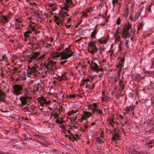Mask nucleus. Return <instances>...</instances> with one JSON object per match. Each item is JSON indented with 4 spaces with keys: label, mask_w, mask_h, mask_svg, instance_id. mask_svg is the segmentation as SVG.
Listing matches in <instances>:
<instances>
[{
    "label": "nucleus",
    "mask_w": 154,
    "mask_h": 154,
    "mask_svg": "<svg viewBox=\"0 0 154 154\" xmlns=\"http://www.w3.org/2000/svg\"><path fill=\"white\" fill-rule=\"evenodd\" d=\"M45 54H44L42 55L39 57L38 56L39 55L38 52H35L32 54L31 57L28 60V63L30 64L32 62L34 63V64H37L39 63L44 59V57Z\"/></svg>",
    "instance_id": "f257e3e1"
},
{
    "label": "nucleus",
    "mask_w": 154,
    "mask_h": 154,
    "mask_svg": "<svg viewBox=\"0 0 154 154\" xmlns=\"http://www.w3.org/2000/svg\"><path fill=\"white\" fill-rule=\"evenodd\" d=\"M55 62L51 60H47L44 63L43 66L49 70V73L51 75H53L56 71L57 69L55 67Z\"/></svg>",
    "instance_id": "f03ea898"
},
{
    "label": "nucleus",
    "mask_w": 154,
    "mask_h": 154,
    "mask_svg": "<svg viewBox=\"0 0 154 154\" xmlns=\"http://www.w3.org/2000/svg\"><path fill=\"white\" fill-rule=\"evenodd\" d=\"M69 15L66 12L63 11L59 14L58 16H54V21L59 26H61L63 24V21L66 17H68Z\"/></svg>",
    "instance_id": "7ed1b4c3"
},
{
    "label": "nucleus",
    "mask_w": 154,
    "mask_h": 154,
    "mask_svg": "<svg viewBox=\"0 0 154 154\" xmlns=\"http://www.w3.org/2000/svg\"><path fill=\"white\" fill-rule=\"evenodd\" d=\"M71 45H69L68 48H65V50L60 53L61 59H66L71 57L73 54V52L70 50Z\"/></svg>",
    "instance_id": "20e7f679"
},
{
    "label": "nucleus",
    "mask_w": 154,
    "mask_h": 154,
    "mask_svg": "<svg viewBox=\"0 0 154 154\" xmlns=\"http://www.w3.org/2000/svg\"><path fill=\"white\" fill-rule=\"evenodd\" d=\"M11 23H10V27L13 25H15L16 29H18L22 27H24V26L22 23L21 19L19 18H14L11 20Z\"/></svg>",
    "instance_id": "39448f33"
},
{
    "label": "nucleus",
    "mask_w": 154,
    "mask_h": 154,
    "mask_svg": "<svg viewBox=\"0 0 154 154\" xmlns=\"http://www.w3.org/2000/svg\"><path fill=\"white\" fill-rule=\"evenodd\" d=\"M97 41H94V42L91 41L89 42L88 45V50L89 52L92 55H94L97 51V48L95 45V43Z\"/></svg>",
    "instance_id": "423d86ee"
},
{
    "label": "nucleus",
    "mask_w": 154,
    "mask_h": 154,
    "mask_svg": "<svg viewBox=\"0 0 154 154\" xmlns=\"http://www.w3.org/2000/svg\"><path fill=\"white\" fill-rule=\"evenodd\" d=\"M56 74V76L55 77L56 79L59 81H66L67 78L66 77V72L64 71H62L61 72H58Z\"/></svg>",
    "instance_id": "0eeeda50"
},
{
    "label": "nucleus",
    "mask_w": 154,
    "mask_h": 154,
    "mask_svg": "<svg viewBox=\"0 0 154 154\" xmlns=\"http://www.w3.org/2000/svg\"><path fill=\"white\" fill-rule=\"evenodd\" d=\"M22 88V86L20 85H14L12 92L16 95H19L21 94L20 91Z\"/></svg>",
    "instance_id": "6e6552de"
},
{
    "label": "nucleus",
    "mask_w": 154,
    "mask_h": 154,
    "mask_svg": "<svg viewBox=\"0 0 154 154\" xmlns=\"http://www.w3.org/2000/svg\"><path fill=\"white\" fill-rule=\"evenodd\" d=\"M37 100L41 106H43L45 105H48L51 102V100L47 101L46 99L43 96L39 97Z\"/></svg>",
    "instance_id": "1a4fd4ad"
},
{
    "label": "nucleus",
    "mask_w": 154,
    "mask_h": 154,
    "mask_svg": "<svg viewBox=\"0 0 154 154\" xmlns=\"http://www.w3.org/2000/svg\"><path fill=\"white\" fill-rule=\"evenodd\" d=\"M37 68V64H34V65L32 67L28 66L26 71L27 76L29 77L30 75L34 74L36 71V69Z\"/></svg>",
    "instance_id": "9d476101"
},
{
    "label": "nucleus",
    "mask_w": 154,
    "mask_h": 154,
    "mask_svg": "<svg viewBox=\"0 0 154 154\" xmlns=\"http://www.w3.org/2000/svg\"><path fill=\"white\" fill-rule=\"evenodd\" d=\"M131 27V26L130 24H128L126 27V29H125V30L122 32V38H129L130 36V33L128 32V30L130 29Z\"/></svg>",
    "instance_id": "9b49d317"
},
{
    "label": "nucleus",
    "mask_w": 154,
    "mask_h": 154,
    "mask_svg": "<svg viewBox=\"0 0 154 154\" xmlns=\"http://www.w3.org/2000/svg\"><path fill=\"white\" fill-rule=\"evenodd\" d=\"M91 68L97 72H98L99 71L102 72L103 71V69L100 68L99 66L96 63H93Z\"/></svg>",
    "instance_id": "f8f14e48"
},
{
    "label": "nucleus",
    "mask_w": 154,
    "mask_h": 154,
    "mask_svg": "<svg viewBox=\"0 0 154 154\" xmlns=\"http://www.w3.org/2000/svg\"><path fill=\"white\" fill-rule=\"evenodd\" d=\"M65 2V5L63 7L62 9L67 10L68 8L72 4V0H66Z\"/></svg>",
    "instance_id": "ddd939ff"
},
{
    "label": "nucleus",
    "mask_w": 154,
    "mask_h": 154,
    "mask_svg": "<svg viewBox=\"0 0 154 154\" xmlns=\"http://www.w3.org/2000/svg\"><path fill=\"white\" fill-rule=\"evenodd\" d=\"M120 32L119 30L116 29V33L114 35V38L115 39V43H117L119 41L120 39Z\"/></svg>",
    "instance_id": "4468645a"
},
{
    "label": "nucleus",
    "mask_w": 154,
    "mask_h": 154,
    "mask_svg": "<svg viewBox=\"0 0 154 154\" xmlns=\"http://www.w3.org/2000/svg\"><path fill=\"white\" fill-rule=\"evenodd\" d=\"M48 70H45L44 69H40L39 73L40 74V76L42 78H45L47 75Z\"/></svg>",
    "instance_id": "2eb2a0df"
},
{
    "label": "nucleus",
    "mask_w": 154,
    "mask_h": 154,
    "mask_svg": "<svg viewBox=\"0 0 154 154\" xmlns=\"http://www.w3.org/2000/svg\"><path fill=\"white\" fill-rule=\"evenodd\" d=\"M32 33L31 31L29 29L28 30H27L24 33V38L25 42L29 39V34Z\"/></svg>",
    "instance_id": "dca6fc26"
},
{
    "label": "nucleus",
    "mask_w": 154,
    "mask_h": 154,
    "mask_svg": "<svg viewBox=\"0 0 154 154\" xmlns=\"http://www.w3.org/2000/svg\"><path fill=\"white\" fill-rule=\"evenodd\" d=\"M120 137V136L119 135L117 132H115L112 136V140L114 141H116V140H120V139L119 138Z\"/></svg>",
    "instance_id": "f3484780"
},
{
    "label": "nucleus",
    "mask_w": 154,
    "mask_h": 154,
    "mask_svg": "<svg viewBox=\"0 0 154 154\" xmlns=\"http://www.w3.org/2000/svg\"><path fill=\"white\" fill-rule=\"evenodd\" d=\"M27 98L24 97H20V100L21 101V105L22 107L26 104Z\"/></svg>",
    "instance_id": "a211bd4d"
},
{
    "label": "nucleus",
    "mask_w": 154,
    "mask_h": 154,
    "mask_svg": "<svg viewBox=\"0 0 154 154\" xmlns=\"http://www.w3.org/2000/svg\"><path fill=\"white\" fill-rule=\"evenodd\" d=\"M97 26L95 27L93 31L91 33L90 37L92 38V39L96 38L95 35H97L98 31L97 29L96 28Z\"/></svg>",
    "instance_id": "6ab92c4d"
},
{
    "label": "nucleus",
    "mask_w": 154,
    "mask_h": 154,
    "mask_svg": "<svg viewBox=\"0 0 154 154\" xmlns=\"http://www.w3.org/2000/svg\"><path fill=\"white\" fill-rule=\"evenodd\" d=\"M49 6L51 7V10L52 11H55L57 9V6L54 3H50L49 5Z\"/></svg>",
    "instance_id": "aec40b11"
},
{
    "label": "nucleus",
    "mask_w": 154,
    "mask_h": 154,
    "mask_svg": "<svg viewBox=\"0 0 154 154\" xmlns=\"http://www.w3.org/2000/svg\"><path fill=\"white\" fill-rule=\"evenodd\" d=\"M143 79V77L141 76L139 74H136L135 76V79L137 82L140 81Z\"/></svg>",
    "instance_id": "412c9836"
},
{
    "label": "nucleus",
    "mask_w": 154,
    "mask_h": 154,
    "mask_svg": "<svg viewBox=\"0 0 154 154\" xmlns=\"http://www.w3.org/2000/svg\"><path fill=\"white\" fill-rule=\"evenodd\" d=\"M144 25V23L143 22H141L140 23H139L137 25V33H138L140 29H142Z\"/></svg>",
    "instance_id": "4be33fe9"
},
{
    "label": "nucleus",
    "mask_w": 154,
    "mask_h": 154,
    "mask_svg": "<svg viewBox=\"0 0 154 154\" xmlns=\"http://www.w3.org/2000/svg\"><path fill=\"white\" fill-rule=\"evenodd\" d=\"M83 114L84 115V117H85L86 119L91 116H92V114L88 112L83 111Z\"/></svg>",
    "instance_id": "5701e85b"
},
{
    "label": "nucleus",
    "mask_w": 154,
    "mask_h": 154,
    "mask_svg": "<svg viewBox=\"0 0 154 154\" xmlns=\"http://www.w3.org/2000/svg\"><path fill=\"white\" fill-rule=\"evenodd\" d=\"M8 17H7L5 16H2V18L0 20V22L3 23H4L5 22H7L8 20Z\"/></svg>",
    "instance_id": "b1692460"
},
{
    "label": "nucleus",
    "mask_w": 154,
    "mask_h": 154,
    "mask_svg": "<svg viewBox=\"0 0 154 154\" xmlns=\"http://www.w3.org/2000/svg\"><path fill=\"white\" fill-rule=\"evenodd\" d=\"M98 41L101 44L106 43L107 41V39L106 38H102L99 39Z\"/></svg>",
    "instance_id": "393cba45"
},
{
    "label": "nucleus",
    "mask_w": 154,
    "mask_h": 154,
    "mask_svg": "<svg viewBox=\"0 0 154 154\" xmlns=\"http://www.w3.org/2000/svg\"><path fill=\"white\" fill-rule=\"evenodd\" d=\"M50 40V43H47L46 45L45 46L46 48H49L51 46L53 45L54 43L52 39L51 38Z\"/></svg>",
    "instance_id": "a878e982"
},
{
    "label": "nucleus",
    "mask_w": 154,
    "mask_h": 154,
    "mask_svg": "<svg viewBox=\"0 0 154 154\" xmlns=\"http://www.w3.org/2000/svg\"><path fill=\"white\" fill-rule=\"evenodd\" d=\"M71 135L72 137V141L73 142H74L75 140H77L79 139V136L78 135H72V134H71Z\"/></svg>",
    "instance_id": "bb28decb"
},
{
    "label": "nucleus",
    "mask_w": 154,
    "mask_h": 154,
    "mask_svg": "<svg viewBox=\"0 0 154 154\" xmlns=\"http://www.w3.org/2000/svg\"><path fill=\"white\" fill-rule=\"evenodd\" d=\"M119 84L120 87L121 91H122L125 87V85L124 84L123 82L121 80L120 81Z\"/></svg>",
    "instance_id": "cd10ccee"
},
{
    "label": "nucleus",
    "mask_w": 154,
    "mask_h": 154,
    "mask_svg": "<svg viewBox=\"0 0 154 154\" xmlns=\"http://www.w3.org/2000/svg\"><path fill=\"white\" fill-rule=\"evenodd\" d=\"M135 30H131L130 34V36L131 38V40L133 41L134 39L133 37L134 35Z\"/></svg>",
    "instance_id": "c85d7f7f"
},
{
    "label": "nucleus",
    "mask_w": 154,
    "mask_h": 154,
    "mask_svg": "<svg viewBox=\"0 0 154 154\" xmlns=\"http://www.w3.org/2000/svg\"><path fill=\"white\" fill-rule=\"evenodd\" d=\"M29 27L31 28V31L32 32H36L37 30V29L31 24L29 25Z\"/></svg>",
    "instance_id": "c756f323"
},
{
    "label": "nucleus",
    "mask_w": 154,
    "mask_h": 154,
    "mask_svg": "<svg viewBox=\"0 0 154 154\" xmlns=\"http://www.w3.org/2000/svg\"><path fill=\"white\" fill-rule=\"evenodd\" d=\"M95 140L97 143H101V142H102V143H103L104 142L99 137H96Z\"/></svg>",
    "instance_id": "7c9ffc66"
},
{
    "label": "nucleus",
    "mask_w": 154,
    "mask_h": 154,
    "mask_svg": "<svg viewBox=\"0 0 154 154\" xmlns=\"http://www.w3.org/2000/svg\"><path fill=\"white\" fill-rule=\"evenodd\" d=\"M109 124L112 127H113L114 125L113 123H115L113 118H111L110 119H109Z\"/></svg>",
    "instance_id": "2f4dec72"
},
{
    "label": "nucleus",
    "mask_w": 154,
    "mask_h": 154,
    "mask_svg": "<svg viewBox=\"0 0 154 154\" xmlns=\"http://www.w3.org/2000/svg\"><path fill=\"white\" fill-rule=\"evenodd\" d=\"M119 0H112V3L114 7H116L118 5Z\"/></svg>",
    "instance_id": "473e14b6"
},
{
    "label": "nucleus",
    "mask_w": 154,
    "mask_h": 154,
    "mask_svg": "<svg viewBox=\"0 0 154 154\" xmlns=\"http://www.w3.org/2000/svg\"><path fill=\"white\" fill-rule=\"evenodd\" d=\"M75 76L74 75L73 73L72 72H71L69 74V78H71L72 79H74L75 78Z\"/></svg>",
    "instance_id": "72a5a7b5"
},
{
    "label": "nucleus",
    "mask_w": 154,
    "mask_h": 154,
    "mask_svg": "<svg viewBox=\"0 0 154 154\" xmlns=\"http://www.w3.org/2000/svg\"><path fill=\"white\" fill-rule=\"evenodd\" d=\"M124 110L125 112L124 113V114L125 115H127L128 114H131V113H129L130 111L129 110V109H127V107H126L125 108H124Z\"/></svg>",
    "instance_id": "f704fd0d"
},
{
    "label": "nucleus",
    "mask_w": 154,
    "mask_h": 154,
    "mask_svg": "<svg viewBox=\"0 0 154 154\" xmlns=\"http://www.w3.org/2000/svg\"><path fill=\"white\" fill-rule=\"evenodd\" d=\"M60 54H59L57 52H54L52 54V57H59L60 56Z\"/></svg>",
    "instance_id": "c9c22d12"
},
{
    "label": "nucleus",
    "mask_w": 154,
    "mask_h": 154,
    "mask_svg": "<svg viewBox=\"0 0 154 154\" xmlns=\"http://www.w3.org/2000/svg\"><path fill=\"white\" fill-rule=\"evenodd\" d=\"M14 141L15 142H13V140H12L11 141H10V145H11L12 146H13L14 147H17V144H15V142L16 141L15 140H14Z\"/></svg>",
    "instance_id": "e433bc0d"
},
{
    "label": "nucleus",
    "mask_w": 154,
    "mask_h": 154,
    "mask_svg": "<svg viewBox=\"0 0 154 154\" xmlns=\"http://www.w3.org/2000/svg\"><path fill=\"white\" fill-rule=\"evenodd\" d=\"M32 47L33 48V49L35 48L36 49L37 48H38L39 46L38 44L37 43H34L33 44L32 43Z\"/></svg>",
    "instance_id": "4c0bfd02"
},
{
    "label": "nucleus",
    "mask_w": 154,
    "mask_h": 154,
    "mask_svg": "<svg viewBox=\"0 0 154 154\" xmlns=\"http://www.w3.org/2000/svg\"><path fill=\"white\" fill-rule=\"evenodd\" d=\"M131 154H140V151H137L136 149H134L131 151Z\"/></svg>",
    "instance_id": "58836bf2"
},
{
    "label": "nucleus",
    "mask_w": 154,
    "mask_h": 154,
    "mask_svg": "<svg viewBox=\"0 0 154 154\" xmlns=\"http://www.w3.org/2000/svg\"><path fill=\"white\" fill-rule=\"evenodd\" d=\"M13 69H14V71L12 75H14L15 73H18L20 72V71L17 68H14Z\"/></svg>",
    "instance_id": "ea45409f"
},
{
    "label": "nucleus",
    "mask_w": 154,
    "mask_h": 154,
    "mask_svg": "<svg viewBox=\"0 0 154 154\" xmlns=\"http://www.w3.org/2000/svg\"><path fill=\"white\" fill-rule=\"evenodd\" d=\"M134 106L133 105H132L129 106H128L127 107V109H129V110L130 111L134 110Z\"/></svg>",
    "instance_id": "a19ab883"
},
{
    "label": "nucleus",
    "mask_w": 154,
    "mask_h": 154,
    "mask_svg": "<svg viewBox=\"0 0 154 154\" xmlns=\"http://www.w3.org/2000/svg\"><path fill=\"white\" fill-rule=\"evenodd\" d=\"M124 66V63H121L119 62V64L117 65V67L118 68H121Z\"/></svg>",
    "instance_id": "79ce46f5"
},
{
    "label": "nucleus",
    "mask_w": 154,
    "mask_h": 154,
    "mask_svg": "<svg viewBox=\"0 0 154 154\" xmlns=\"http://www.w3.org/2000/svg\"><path fill=\"white\" fill-rule=\"evenodd\" d=\"M85 88L92 89L94 88V86H91V85L87 84L85 86Z\"/></svg>",
    "instance_id": "37998d69"
},
{
    "label": "nucleus",
    "mask_w": 154,
    "mask_h": 154,
    "mask_svg": "<svg viewBox=\"0 0 154 154\" xmlns=\"http://www.w3.org/2000/svg\"><path fill=\"white\" fill-rule=\"evenodd\" d=\"M88 123V122H87V123L85 124L84 125V126L83 127V131H86V130H87V128H88V126L87 125Z\"/></svg>",
    "instance_id": "c03bdc74"
},
{
    "label": "nucleus",
    "mask_w": 154,
    "mask_h": 154,
    "mask_svg": "<svg viewBox=\"0 0 154 154\" xmlns=\"http://www.w3.org/2000/svg\"><path fill=\"white\" fill-rule=\"evenodd\" d=\"M61 132L62 133H65L66 130V127H65V126L64 125L63 127H62V128H61Z\"/></svg>",
    "instance_id": "a18cd8bd"
},
{
    "label": "nucleus",
    "mask_w": 154,
    "mask_h": 154,
    "mask_svg": "<svg viewBox=\"0 0 154 154\" xmlns=\"http://www.w3.org/2000/svg\"><path fill=\"white\" fill-rule=\"evenodd\" d=\"M82 15L81 17H86L88 16V15L87 14V13L85 11L82 12Z\"/></svg>",
    "instance_id": "49530a36"
},
{
    "label": "nucleus",
    "mask_w": 154,
    "mask_h": 154,
    "mask_svg": "<svg viewBox=\"0 0 154 154\" xmlns=\"http://www.w3.org/2000/svg\"><path fill=\"white\" fill-rule=\"evenodd\" d=\"M121 19L120 17H118L116 20V24L119 25L121 23Z\"/></svg>",
    "instance_id": "de8ad7c7"
},
{
    "label": "nucleus",
    "mask_w": 154,
    "mask_h": 154,
    "mask_svg": "<svg viewBox=\"0 0 154 154\" xmlns=\"http://www.w3.org/2000/svg\"><path fill=\"white\" fill-rule=\"evenodd\" d=\"M22 136L24 137V140H28V137L27 136L26 134L25 133H23L22 134Z\"/></svg>",
    "instance_id": "09e8293b"
},
{
    "label": "nucleus",
    "mask_w": 154,
    "mask_h": 154,
    "mask_svg": "<svg viewBox=\"0 0 154 154\" xmlns=\"http://www.w3.org/2000/svg\"><path fill=\"white\" fill-rule=\"evenodd\" d=\"M77 111H74V110H72L68 114L69 116H70L74 113H76Z\"/></svg>",
    "instance_id": "8fccbe9b"
},
{
    "label": "nucleus",
    "mask_w": 154,
    "mask_h": 154,
    "mask_svg": "<svg viewBox=\"0 0 154 154\" xmlns=\"http://www.w3.org/2000/svg\"><path fill=\"white\" fill-rule=\"evenodd\" d=\"M76 94H71L69 96L68 98L70 97L71 98H74L75 97H76ZM66 97L67 98V96Z\"/></svg>",
    "instance_id": "3c124183"
},
{
    "label": "nucleus",
    "mask_w": 154,
    "mask_h": 154,
    "mask_svg": "<svg viewBox=\"0 0 154 154\" xmlns=\"http://www.w3.org/2000/svg\"><path fill=\"white\" fill-rule=\"evenodd\" d=\"M0 96L1 99L4 98V93L1 91H0Z\"/></svg>",
    "instance_id": "603ef678"
},
{
    "label": "nucleus",
    "mask_w": 154,
    "mask_h": 154,
    "mask_svg": "<svg viewBox=\"0 0 154 154\" xmlns=\"http://www.w3.org/2000/svg\"><path fill=\"white\" fill-rule=\"evenodd\" d=\"M59 96L63 98V99H65V97H64V94L62 91H60L59 93Z\"/></svg>",
    "instance_id": "864d4df0"
},
{
    "label": "nucleus",
    "mask_w": 154,
    "mask_h": 154,
    "mask_svg": "<svg viewBox=\"0 0 154 154\" xmlns=\"http://www.w3.org/2000/svg\"><path fill=\"white\" fill-rule=\"evenodd\" d=\"M140 14L139 13H136L135 15V18L134 20V21H135L139 17Z\"/></svg>",
    "instance_id": "5fc2aeb1"
},
{
    "label": "nucleus",
    "mask_w": 154,
    "mask_h": 154,
    "mask_svg": "<svg viewBox=\"0 0 154 154\" xmlns=\"http://www.w3.org/2000/svg\"><path fill=\"white\" fill-rule=\"evenodd\" d=\"M128 42H129L128 41V40H127L125 42V46H126L127 48H129V46L128 44Z\"/></svg>",
    "instance_id": "6e6d98bb"
},
{
    "label": "nucleus",
    "mask_w": 154,
    "mask_h": 154,
    "mask_svg": "<svg viewBox=\"0 0 154 154\" xmlns=\"http://www.w3.org/2000/svg\"><path fill=\"white\" fill-rule=\"evenodd\" d=\"M96 112H97V113H98V114H102V111L101 110L98 109H97Z\"/></svg>",
    "instance_id": "4d7b16f0"
},
{
    "label": "nucleus",
    "mask_w": 154,
    "mask_h": 154,
    "mask_svg": "<svg viewBox=\"0 0 154 154\" xmlns=\"http://www.w3.org/2000/svg\"><path fill=\"white\" fill-rule=\"evenodd\" d=\"M70 134V135H66V137H68L69 138V140H72V137L71 135V134H72L71 133V134Z\"/></svg>",
    "instance_id": "13d9d810"
},
{
    "label": "nucleus",
    "mask_w": 154,
    "mask_h": 154,
    "mask_svg": "<svg viewBox=\"0 0 154 154\" xmlns=\"http://www.w3.org/2000/svg\"><path fill=\"white\" fill-rule=\"evenodd\" d=\"M58 114L57 113L54 114V118L56 119H58Z\"/></svg>",
    "instance_id": "bf43d9fd"
},
{
    "label": "nucleus",
    "mask_w": 154,
    "mask_h": 154,
    "mask_svg": "<svg viewBox=\"0 0 154 154\" xmlns=\"http://www.w3.org/2000/svg\"><path fill=\"white\" fill-rule=\"evenodd\" d=\"M125 13L127 16L128 14V8H127L125 10Z\"/></svg>",
    "instance_id": "052dcab7"
},
{
    "label": "nucleus",
    "mask_w": 154,
    "mask_h": 154,
    "mask_svg": "<svg viewBox=\"0 0 154 154\" xmlns=\"http://www.w3.org/2000/svg\"><path fill=\"white\" fill-rule=\"evenodd\" d=\"M105 100L106 102H108L110 100V98L107 96H105Z\"/></svg>",
    "instance_id": "680f3d73"
},
{
    "label": "nucleus",
    "mask_w": 154,
    "mask_h": 154,
    "mask_svg": "<svg viewBox=\"0 0 154 154\" xmlns=\"http://www.w3.org/2000/svg\"><path fill=\"white\" fill-rule=\"evenodd\" d=\"M103 111L105 113H106L108 112V108L105 107V108H103Z\"/></svg>",
    "instance_id": "e2e57ef3"
},
{
    "label": "nucleus",
    "mask_w": 154,
    "mask_h": 154,
    "mask_svg": "<svg viewBox=\"0 0 154 154\" xmlns=\"http://www.w3.org/2000/svg\"><path fill=\"white\" fill-rule=\"evenodd\" d=\"M97 109L96 108H92V109H91V110L93 112V114H94L95 112H96Z\"/></svg>",
    "instance_id": "0e129e2a"
},
{
    "label": "nucleus",
    "mask_w": 154,
    "mask_h": 154,
    "mask_svg": "<svg viewBox=\"0 0 154 154\" xmlns=\"http://www.w3.org/2000/svg\"><path fill=\"white\" fill-rule=\"evenodd\" d=\"M42 16H45L46 18H48L49 17H50V16H49V14H46V13H44L43 15H42Z\"/></svg>",
    "instance_id": "69168bd1"
},
{
    "label": "nucleus",
    "mask_w": 154,
    "mask_h": 154,
    "mask_svg": "<svg viewBox=\"0 0 154 154\" xmlns=\"http://www.w3.org/2000/svg\"><path fill=\"white\" fill-rule=\"evenodd\" d=\"M63 45H62V46H61L59 47H58L57 48V51H60V50H62V49H63Z\"/></svg>",
    "instance_id": "338daca9"
},
{
    "label": "nucleus",
    "mask_w": 154,
    "mask_h": 154,
    "mask_svg": "<svg viewBox=\"0 0 154 154\" xmlns=\"http://www.w3.org/2000/svg\"><path fill=\"white\" fill-rule=\"evenodd\" d=\"M72 16H70V17L67 20V23H69V22H70V21L71 20H72Z\"/></svg>",
    "instance_id": "774afa93"
}]
</instances>
